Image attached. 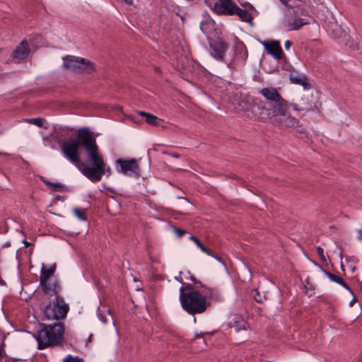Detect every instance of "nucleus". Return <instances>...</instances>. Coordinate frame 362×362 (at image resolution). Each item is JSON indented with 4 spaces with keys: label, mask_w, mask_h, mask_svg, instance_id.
Here are the masks:
<instances>
[{
    "label": "nucleus",
    "mask_w": 362,
    "mask_h": 362,
    "mask_svg": "<svg viewBox=\"0 0 362 362\" xmlns=\"http://www.w3.org/2000/svg\"><path fill=\"white\" fill-rule=\"evenodd\" d=\"M62 153L91 182H99L103 175L109 177L112 174L110 167L98 151L95 138L88 127L78 129L76 140L64 142Z\"/></svg>",
    "instance_id": "nucleus-1"
},
{
    "label": "nucleus",
    "mask_w": 362,
    "mask_h": 362,
    "mask_svg": "<svg viewBox=\"0 0 362 362\" xmlns=\"http://www.w3.org/2000/svg\"><path fill=\"white\" fill-rule=\"evenodd\" d=\"M179 292L182 309L192 315L204 313L210 305L208 299L214 301L221 300L220 293L214 288L199 289V286L193 284H186L185 287L180 288Z\"/></svg>",
    "instance_id": "nucleus-2"
},
{
    "label": "nucleus",
    "mask_w": 362,
    "mask_h": 362,
    "mask_svg": "<svg viewBox=\"0 0 362 362\" xmlns=\"http://www.w3.org/2000/svg\"><path fill=\"white\" fill-rule=\"evenodd\" d=\"M64 334L63 322H57L50 325L40 323L33 337L37 341V349L43 350L60 344L64 341Z\"/></svg>",
    "instance_id": "nucleus-3"
},
{
    "label": "nucleus",
    "mask_w": 362,
    "mask_h": 362,
    "mask_svg": "<svg viewBox=\"0 0 362 362\" xmlns=\"http://www.w3.org/2000/svg\"><path fill=\"white\" fill-rule=\"evenodd\" d=\"M61 286L58 281L52 283V291L49 296H54L55 298L50 301L44 309V317L47 320H59L66 317L69 310V305L60 295Z\"/></svg>",
    "instance_id": "nucleus-4"
},
{
    "label": "nucleus",
    "mask_w": 362,
    "mask_h": 362,
    "mask_svg": "<svg viewBox=\"0 0 362 362\" xmlns=\"http://www.w3.org/2000/svg\"><path fill=\"white\" fill-rule=\"evenodd\" d=\"M269 107L259 105L257 107L255 115L257 119L264 121L270 119L273 116H285L290 104L281 95L278 101L268 103Z\"/></svg>",
    "instance_id": "nucleus-5"
},
{
    "label": "nucleus",
    "mask_w": 362,
    "mask_h": 362,
    "mask_svg": "<svg viewBox=\"0 0 362 362\" xmlns=\"http://www.w3.org/2000/svg\"><path fill=\"white\" fill-rule=\"evenodd\" d=\"M63 66L78 74H90L95 71L93 62L80 57L66 55L63 57Z\"/></svg>",
    "instance_id": "nucleus-6"
},
{
    "label": "nucleus",
    "mask_w": 362,
    "mask_h": 362,
    "mask_svg": "<svg viewBox=\"0 0 362 362\" xmlns=\"http://www.w3.org/2000/svg\"><path fill=\"white\" fill-rule=\"evenodd\" d=\"M117 171L130 177H139L140 175L139 165L135 158H118L115 161Z\"/></svg>",
    "instance_id": "nucleus-7"
},
{
    "label": "nucleus",
    "mask_w": 362,
    "mask_h": 362,
    "mask_svg": "<svg viewBox=\"0 0 362 362\" xmlns=\"http://www.w3.org/2000/svg\"><path fill=\"white\" fill-rule=\"evenodd\" d=\"M233 57L228 63V66L233 68L236 65H244L248 57L245 45L240 40L235 41L233 47Z\"/></svg>",
    "instance_id": "nucleus-8"
},
{
    "label": "nucleus",
    "mask_w": 362,
    "mask_h": 362,
    "mask_svg": "<svg viewBox=\"0 0 362 362\" xmlns=\"http://www.w3.org/2000/svg\"><path fill=\"white\" fill-rule=\"evenodd\" d=\"M56 271V264H52L49 268H46L43 264L40 276V286L45 294H51L52 291V284L49 285L47 283L48 279L52 276Z\"/></svg>",
    "instance_id": "nucleus-9"
},
{
    "label": "nucleus",
    "mask_w": 362,
    "mask_h": 362,
    "mask_svg": "<svg viewBox=\"0 0 362 362\" xmlns=\"http://www.w3.org/2000/svg\"><path fill=\"white\" fill-rule=\"evenodd\" d=\"M209 46L211 49V56L217 60L223 61L224 55L228 48V45L221 38L209 41Z\"/></svg>",
    "instance_id": "nucleus-10"
},
{
    "label": "nucleus",
    "mask_w": 362,
    "mask_h": 362,
    "mask_svg": "<svg viewBox=\"0 0 362 362\" xmlns=\"http://www.w3.org/2000/svg\"><path fill=\"white\" fill-rule=\"evenodd\" d=\"M261 43L264 47L268 54L272 55L275 59H286V56L284 54L283 50L281 49L280 41L270 40L264 41L262 42Z\"/></svg>",
    "instance_id": "nucleus-11"
},
{
    "label": "nucleus",
    "mask_w": 362,
    "mask_h": 362,
    "mask_svg": "<svg viewBox=\"0 0 362 362\" xmlns=\"http://www.w3.org/2000/svg\"><path fill=\"white\" fill-rule=\"evenodd\" d=\"M236 4L232 0H218L214 5V11L218 15L233 16Z\"/></svg>",
    "instance_id": "nucleus-12"
},
{
    "label": "nucleus",
    "mask_w": 362,
    "mask_h": 362,
    "mask_svg": "<svg viewBox=\"0 0 362 362\" xmlns=\"http://www.w3.org/2000/svg\"><path fill=\"white\" fill-rule=\"evenodd\" d=\"M290 107L297 112H308L313 110L316 105L312 98L310 99L309 96H303L299 103L290 104Z\"/></svg>",
    "instance_id": "nucleus-13"
},
{
    "label": "nucleus",
    "mask_w": 362,
    "mask_h": 362,
    "mask_svg": "<svg viewBox=\"0 0 362 362\" xmlns=\"http://www.w3.org/2000/svg\"><path fill=\"white\" fill-rule=\"evenodd\" d=\"M259 93L267 100V104L276 100L278 101L281 96L277 89L274 87L263 88L259 90Z\"/></svg>",
    "instance_id": "nucleus-14"
},
{
    "label": "nucleus",
    "mask_w": 362,
    "mask_h": 362,
    "mask_svg": "<svg viewBox=\"0 0 362 362\" xmlns=\"http://www.w3.org/2000/svg\"><path fill=\"white\" fill-rule=\"evenodd\" d=\"M228 326L233 328L235 332L245 330L248 326L247 322L240 315H235L228 322Z\"/></svg>",
    "instance_id": "nucleus-15"
},
{
    "label": "nucleus",
    "mask_w": 362,
    "mask_h": 362,
    "mask_svg": "<svg viewBox=\"0 0 362 362\" xmlns=\"http://www.w3.org/2000/svg\"><path fill=\"white\" fill-rule=\"evenodd\" d=\"M29 49L26 40H23L13 52V58L23 59L28 57Z\"/></svg>",
    "instance_id": "nucleus-16"
},
{
    "label": "nucleus",
    "mask_w": 362,
    "mask_h": 362,
    "mask_svg": "<svg viewBox=\"0 0 362 362\" xmlns=\"http://www.w3.org/2000/svg\"><path fill=\"white\" fill-rule=\"evenodd\" d=\"M322 272L332 281H334L342 287H344L346 290L349 291L350 293H351V290L349 285L344 281V279L340 277L339 276L335 275L334 274L330 273L329 272L327 271L326 269H322V267H320Z\"/></svg>",
    "instance_id": "nucleus-17"
},
{
    "label": "nucleus",
    "mask_w": 362,
    "mask_h": 362,
    "mask_svg": "<svg viewBox=\"0 0 362 362\" xmlns=\"http://www.w3.org/2000/svg\"><path fill=\"white\" fill-rule=\"evenodd\" d=\"M233 15H237L240 18L241 21L246 23H251L253 20V18L250 12L240 8L237 5L235 6V9L233 12Z\"/></svg>",
    "instance_id": "nucleus-18"
},
{
    "label": "nucleus",
    "mask_w": 362,
    "mask_h": 362,
    "mask_svg": "<svg viewBox=\"0 0 362 362\" xmlns=\"http://www.w3.org/2000/svg\"><path fill=\"white\" fill-rule=\"evenodd\" d=\"M310 24L306 18H296L293 22H288L286 25L288 30H298L303 25Z\"/></svg>",
    "instance_id": "nucleus-19"
},
{
    "label": "nucleus",
    "mask_w": 362,
    "mask_h": 362,
    "mask_svg": "<svg viewBox=\"0 0 362 362\" xmlns=\"http://www.w3.org/2000/svg\"><path fill=\"white\" fill-rule=\"evenodd\" d=\"M298 119L292 116H288L281 121L280 125L281 127L293 128L298 127Z\"/></svg>",
    "instance_id": "nucleus-20"
},
{
    "label": "nucleus",
    "mask_w": 362,
    "mask_h": 362,
    "mask_svg": "<svg viewBox=\"0 0 362 362\" xmlns=\"http://www.w3.org/2000/svg\"><path fill=\"white\" fill-rule=\"evenodd\" d=\"M289 79L292 83L298 84L300 86H305V78L304 77H300L298 76L294 75L293 73L289 74Z\"/></svg>",
    "instance_id": "nucleus-21"
},
{
    "label": "nucleus",
    "mask_w": 362,
    "mask_h": 362,
    "mask_svg": "<svg viewBox=\"0 0 362 362\" xmlns=\"http://www.w3.org/2000/svg\"><path fill=\"white\" fill-rule=\"evenodd\" d=\"M345 44L349 48L355 50L358 49V43L356 40L352 38L351 36H347L345 37Z\"/></svg>",
    "instance_id": "nucleus-22"
},
{
    "label": "nucleus",
    "mask_w": 362,
    "mask_h": 362,
    "mask_svg": "<svg viewBox=\"0 0 362 362\" xmlns=\"http://www.w3.org/2000/svg\"><path fill=\"white\" fill-rule=\"evenodd\" d=\"M146 122L153 126H159L160 119L158 117L151 113H148L146 117Z\"/></svg>",
    "instance_id": "nucleus-23"
},
{
    "label": "nucleus",
    "mask_w": 362,
    "mask_h": 362,
    "mask_svg": "<svg viewBox=\"0 0 362 362\" xmlns=\"http://www.w3.org/2000/svg\"><path fill=\"white\" fill-rule=\"evenodd\" d=\"M43 144L45 146H49L52 149H56V145L53 141V135L50 134L46 136H44L42 139Z\"/></svg>",
    "instance_id": "nucleus-24"
},
{
    "label": "nucleus",
    "mask_w": 362,
    "mask_h": 362,
    "mask_svg": "<svg viewBox=\"0 0 362 362\" xmlns=\"http://www.w3.org/2000/svg\"><path fill=\"white\" fill-rule=\"evenodd\" d=\"M211 24L212 21H203L200 23V29L204 34L207 35L210 32Z\"/></svg>",
    "instance_id": "nucleus-25"
},
{
    "label": "nucleus",
    "mask_w": 362,
    "mask_h": 362,
    "mask_svg": "<svg viewBox=\"0 0 362 362\" xmlns=\"http://www.w3.org/2000/svg\"><path fill=\"white\" fill-rule=\"evenodd\" d=\"M75 216L81 221H86L85 210L79 208H75L74 210Z\"/></svg>",
    "instance_id": "nucleus-26"
},
{
    "label": "nucleus",
    "mask_w": 362,
    "mask_h": 362,
    "mask_svg": "<svg viewBox=\"0 0 362 362\" xmlns=\"http://www.w3.org/2000/svg\"><path fill=\"white\" fill-rule=\"evenodd\" d=\"M27 122L36 125L39 127H42L44 119L41 117L30 118L25 119Z\"/></svg>",
    "instance_id": "nucleus-27"
},
{
    "label": "nucleus",
    "mask_w": 362,
    "mask_h": 362,
    "mask_svg": "<svg viewBox=\"0 0 362 362\" xmlns=\"http://www.w3.org/2000/svg\"><path fill=\"white\" fill-rule=\"evenodd\" d=\"M63 362H83V359L78 356H73L69 354L67 355L63 360Z\"/></svg>",
    "instance_id": "nucleus-28"
},
{
    "label": "nucleus",
    "mask_w": 362,
    "mask_h": 362,
    "mask_svg": "<svg viewBox=\"0 0 362 362\" xmlns=\"http://www.w3.org/2000/svg\"><path fill=\"white\" fill-rule=\"evenodd\" d=\"M189 279L194 283V286H199V289H206L207 286L203 285L202 282L197 280L194 276H190Z\"/></svg>",
    "instance_id": "nucleus-29"
},
{
    "label": "nucleus",
    "mask_w": 362,
    "mask_h": 362,
    "mask_svg": "<svg viewBox=\"0 0 362 362\" xmlns=\"http://www.w3.org/2000/svg\"><path fill=\"white\" fill-rule=\"evenodd\" d=\"M189 240H192L202 251H205L204 245L199 241L197 238L194 235H191L189 237Z\"/></svg>",
    "instance_id": "nucleus-30"
},
{
    "label": "nucleus",
    "mask_w": 362,
    "mask_h": 362,
    "mask_svg": "<svg viewBox=\"0 0 362 362\" xmlns=\"http://www.w3.org/2000/svg\"><path fill=\"white\" fill-rule=\"evenodd\" d=\"M49 188L52 191H60L64 189V185L60 182H52V185H50Z\"/></svg>",
    "instance_id": "nucleus-31"
},
{
    "label": "nucleus",
    "mask_w": 362,
    "mask_h": 362,
    "mask_svg": "<svg viewBox=\"0 0 362 362\" xmlns=\"http://www.w3.org/2000/svg\"><path fill=\"white\" fill-rule=\"evenodd\" d=\"M204 250H205V251H202V252H204V253H206V254H207V255H209V256L214 257V258H216L218 261H219V262H222L221 258V257H218V256H216V255H215V253H214V251H212V250H211L208 249V248H207V247H206L205 246H204Z\"/></svg>",
    "instance_id": "nucleus-32"
},
{
    "label": "nucleus",
    "mask_w": 362,
    "mask_h": 362,
    "mask_svg": "<svg viewBox=\"0 0 362 362\" xmlns=\"http://www.w3.org/2000/svg\"><path fill=\"white\" fill-rule=\"evenodd\" d=\"M173 230L178 238H182L187 233L185 230L177 227H173Z\"/></svg>",
    "instance_id": "nucleus-33"
},
{
    "label": "nucleus",
    "mask_w": 362,
    "mask_h": 362,
    "mask_svg": "<svg viewBox=\"0 0 362 362\" xmlns=\"http://www.w3.org/2000/svg\"><path fill=\"white\" fill-rule=\"evenodd\" d=\"M279 1L281 2V4H284L286 7H287L288 9H292L293 13V14H294L295 16L298 15V11L297 10L294 9L293 8H292V7L291 6V5H289V4H288V2L290 0H279Z\"/></svg>",
    "instance_id": "nucleus-34"
},
{
    "label": "nucleus",
    "mask_w": 362,
    "mask_h": 362,
    "mask_svg": "<svg viewBox=\"0 0 362 362\" xmlns=\"http://www.w3.org/2000/svg\"><path fill=\"white\" fill-rule=\"evenodd\" d=\"M209 334V332H200V333H196L195 334V336H194V339H199V338H202V342L204 344V346H206V341L205 339H204V337L206 335V334Z\"/></svg>",
    "instance_id": "nucleus-35"
},
{
    "label": "nucleus",
    "mask_w": 362,
    "mask_h": 362,
    "mask_svg": "<svg viewBox=\"0 0 362 362\" xmlns=\"http://www.w3.org/2000/svg\"><path fill=\"white\" fill-rule=\"evenodd\" d=\"M182 272H179V276H175V279L176 281H177L179 283H180V284H182V286H181V287H185V286L186 284H188V283H185V282H184L183 279H182V276H181V275H182Z\"/></svg>",
    "instance_id": "nucleus-36"
},
{
    "label": "nucleus",
    "mask_w": 362,
    "mask_h": 362,
    "mask_svg": "<svg viewBox=\"0 0 362 362\" xmlns=\"http://www.w3.org/2000/svg\"><path fill=\"white\" fill-rule=\"evenodd\" d=\"M317 254L320 256V259L322 261H325V257L324 255V250L320 246H318L317 247Z\"/></svg>",
    "instance_id": "nucleus-37"
},
{
    "label": "nucleus",
    "mask_w": 362,
    "mask_h": 362,
    "mask_svg": "<svg viewBox=\"0 0 362 362\" xmlns=\"http://www.w3.org/2000/svg\"><path fill=\"white\" fill-rule=\"evenodd\" d=\"M98 315L100 319V320L104 324H107L108 320L105 315H103L99 310L98 311Z\"/></svg>",
    "instance_id": "nucleus-38"
},
{
    "label": "nucleus",
    "mask_w": 362,
    "mask_h": 362,
    "mask_svg": "<svg viewBox=\"0 0 362 362\" xmlns=\"http://www.w3.org/2000/svg\"><path fill=\"white\" fill-rule=\"evenodd\" d=\"M40 180L41 181L46 185L48 187L50 186V185H52V182L46 180L45 177H44L43 176H40Z\"/></svg>",
    "instance_id": "nucleus-39"
},
{
    "label": "nucleus",
    "mask_w": 362,
    "mask_h": 362,
    "mask_svg": "<svg viewBox=\"0 0 362 362\" xmlns=\"http://www.w3.org/2000/svg\"><path fill=\"white\" fill-rule=\"evenodd\" d=\"M254 299L255 300L256 302L257 303H261L262 301V296H260V294L259 293V292H257L256 293V295L254 296Z\"/></svg>",
    "instance_id": "nucleus-40"
},
{
    "label": "nucleus",
    "mask_w": 362,
    "mask_h": 362,
    "mask_svg": "<svg viewBox=\"0 0 362 362\" xmlns=\"http://www.w3.org/2000/svg\"><path fill=\"white\" fill-rule=\"evenodd\" d=\"M292 45V42L290 41V40H286L285 42V49H289V48L291 47V46Z\"/></svg>",
    "instance_id": "nucleus-41"
},
{
    "label": "nucleus",
    "mask_w": 362,
    "mask_h": 362,
    "mask_svg": "<svg viewBox=\"0 0 362 362\" xmlns=\"http://www.w3.org/2000/svg\"><path fill=\"white\" fill-rule=\"evenodd\" d=\"M138 115H141V116H144V117H146V115L148 114V112H146L144 111H137L136 112Z\"/></svg>",
    "instance_id": "nucleus-42"
},
{
    "label": "nucleus",
    "mask_w": 362,
    "mask_h": 362,
    "mask_svg": "<svg viewBox=\"0 0 362 362\" xmlns=\"http://www.w3.org/2000/svg\"><path fill=\"white\" fill-rule=\"evenodd\" d=\"M170 156L172 157L177 158L180 157V155L177 153H170Z\"/></svg>",
    "instance_id": "nucleus-43"
},
{
    "label": "nucleus",
    "mask_w": 362,
    "mask_h": 362,
    "mask_svg": "<svg viewBox=\"0 0 362 362\" xmlns=\"http://www.w3.org/2000/svg\"><path fill=\"white\" fill-rule=\"evenodd\" d=\"M358 233L360 235L358 237V240H361V235H362V229L361 230H357Z\"/></svg>",
    "instance_id": "nucleus-44"
},
{
    "label": "nucleus",
    "mask_w": 362,
    "mask_h": 362,
    "mask_svg": "<svg viewBox=\"0 0 362 362\" xmlns=\"http://www.w3.org/2000/svg\"><path fill=\"white\" fill-rule=\"evenodd\" d=\"M23 243H24V245H25V247H28L31 245V243H30L29 242H28L26 240H25L23 242Z\"/></svg>",
    "instance_id": "nucleus-45"
},
{
    "label": "nucleus",
    "mask_w": 362,
    "mask_h": 362,
    "mask_svg": "<svg viewBox=\"0 0 362 362\" xmlns=\"http://www.w3.org/2000/svg\"><path fill=\"white\" fill-rule=\"evenodd\" d=\"M124 1H125L127 4H132V0H124Z\"/></svg>",
    "instance_id": "nucleus-46"
},
{
    "label": "nucleus",
    "mask_w": 362,
    "mask_h": 362,
    "mask_svg": "<svg viewBox=\"0 0 362 362\" xmlns=\"http://www.w3.org/2000/svg\"><path fill=\"white\" fill-rule=\"evenodd\" d=\"M107 314H108L109 315H111V311H110V310H107Z\"/></svg>",
    "instance_id": "nucleus-47"
},
{
    "label": "nucleus",
    "mask_w": 362,
    "mask_h": 362,
    "mask_svg": "<svg viewBox=\"0 0 362 362\" xmlns=\"http://www.w3.org/2000/svg\"><path fill=\"white\" fill-rule=\"evenodd\" d=\"M60 198H61V197H60L59 195H57V196L56 197V199H59Z\"/></svg>",
    "instance_id": "nucleus-48"
},
{
    "label": "nucleus",
    "mask_w": 362,
    "mask_h": 362,
    "mask_svg": "<svg viewBox=\"0 0 362 362\" xmlns=\"http://www.w3.org/2000/svg\"><path fill=\"white\" fill-rule=\"evenodd\" d=\"M359 284L361 285V289L362 290V281H359Z\"/></svg>",
    "instance_id": "nucleus-49"
},
{
    "label": "nucleus",
    "mask_w": 362,
    "mask_h": 362,
    "mask_svg": "<svg viewBox=\"0 0 362 362\" xmlns=\"http://www.w3.org/2000/svg\"><path fill=\"white\" fill-rule=\"evenodd\" d=\"M91 336H92V335L90 334V335L89 336V337H88V340H89V341H90Z\"/></svg>",
    "instance_id": "nucleus-50"
}]
</instances>
